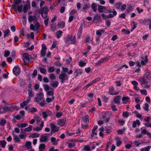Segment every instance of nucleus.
<instances>
[{"mask_svg": "<svg viewBox=\"0 0 151 151\" xmlns=\"http://www.w3.org/2000/svg\"><path fill=\"white\" fill-rule=\"evenodd\" d=\"M30 8V2L28 0L27 1L26 4L24 5L23 7V11L24 13L27 12L29 9Z\"/></svg>", "mask_w": 151, "mask_h": 151, "instance_id": "11", "label": "nucleus"}, {"mask_svg": "<svg viewBox=\"0 0 151 151\" xmlns=\"http://www.w3.org/2000/svg\"><path fill=\"white\" fill-rule=\"evenodd\" d=\"M34 101L38 103L41 107L45 106V99L44 94L42 92L38 93L36 95Z\"/></svg>", "mask_w": 151, "mask_h": 151, "instance_id": "1", "label": "nucleus"}, {"mask_svg": "<svg viewBox=\"0 0 151 151\" xmlns=\"http://www.w3.org/2000/svg\"><path fill=\"white\" fill-rule=\"evenodd\" d=\"M109 56H107L105 58H101L100 60L97 63H96V65L97 66L101 65L105 60H107L109 59Z\"/></svg>", "mask_w": 151, "mask_h": 151, "instance_id": "15", "label": "nucleus"}, {"mask_svg": "<svg viewBox=\"0 0 151 151\" xmlns=\"http://www.w3.org/2000/svg\"><path fill=\"white\" fill-rule=\"evenodd\" d=\"M101 17H103L104 19H109L110 18H111L110 16H109V14L108 15H106L104 14H102L101 15Z\"/></svg>", "mask_w": 151, "mask_h": 151, "instance_id": "55", "label": "nucleus"}, {"mask_svg": "<svg viewBox=\"0 0 151 151\" xmlns=\"http://www.w3.org/2000/svg\"><path fill=\"white\" fill-rule=\"evenodd\" d=\"M140 124V122L139 120L138 119L136 120V121H134L133 122L132 126L133 128H135L137 125L139 126Z\"/></svg>", "mask_w": 151, "mask_h": 151, "instance_id": "27", "label": "nucleus"}, {"mask_svg": "<svg viewBox=\"0 0 151 151\" xmlns=\"http://www.w3.org/2000/svg\"><path fill=\"white\" fill-rule=\"evenodd\" d=\"M40 27V24L37 21L34 24H32L30 25V29L33 31L38 30Z\"/></svg>", "mask_w": 151, "mask_h": 151, "instance_id": "7", "label": "nucleus"}, {"mask_svg": "<svg viewBox=\"0 0 151 151\" xmlns=\"http://www.w3.org/2000/svg\"><path fill=\"white\" fill-rule=\"evenodd\" d=\"M89 103L88 102H86L84 103H81V106L82 107H88Z\"/></svg>", "mask_w": 151, "mask_h": 151, "instance_id": "59", "label": "nucleus"}, {"mask_svg": "<svg viewBox=\"0 0 151 151\" xmlns=\"http://www.w3.org/2000/svg\"><path fill=\"white\" fill-rule=\"evenodd\" d=\"M125 129L124 128L122 129H120L117 131V133L119 134H123V132L125 131Z\"/></svg>", "mask_w": 151, "mask_h": 151, "instance_id": "60", "label": "nucleus"}, {"mask_svg": "<svg viewBox=\"0 0 151 151\" xmlns=\"http://www.w3.org/2000/svg\"><path fill=\"white\" fill-rule=\"evenodd\" d=\"M45 148V145L43 144H41L39 147V151H44Z\"/></svg>", "mask_w": 151, "mask_h": 151, "instance_id": "28", "label": "nucleus"}, {"mask_svg": "<svg viewBox=\"0 0 151 151\" xmlns=\"http://www.w3.org/2000/svg\"><path fill=\"white\" fill-rule=\"evenodd\" d=\"M126 4H124L121 5L120 9L122 11H124L126 9Z\"/></svg>", "mask_w": 151, "mask_h": 151, "instance_id": "61", "label": "nucleus"}, {"mask_svg": "<svg viewBox=\"0 0 151 151\" xmlns=\"http://www.w3.org/2000/svg\"><path fill=\"white\" fill-rule=\"evenodd\" d=\"M10 31L9 29H7L4 32V37H6L7 35H9Z\"/></svg>", "mask_w": 151, "mask_h": 151, "instance_id": "56", "label": "nucleus"}, {"mask_svg": "<svg viewBox=\"0 0 151 151\" xmlns=\"http://www.w3.org/2000/svg\"><path fill=\"white\" fill-rule=\"evenodd\" d=\"M17 108V107L15 106H12L10 108L7 106H1L0 107V114L9 111H12Z\"/></svg>", "mask_w": 151, "mask_h": 151, "instance_id": "4", "label": "nucleus"}, {"mask_svg": "<svg viewBox=\"0 0 151 151\" xmlns=\"http://www.w3.org/2000/svg\"><path fill=\"white\" fill-rule=\"evenodd\" d=\"M97 4L96 3H93L91 5V7L93 12H95L97 10Z\"/></svg>", "mask_w": 151, "mask_h": 151, "instance_id": "29", "label": "nucleus"}, {"mask_svg": "<svg viewBox=\"0 0 151 151\" xmlns=\"http://www.w3.org/2000/svg\"><path fill=\"white\" fill-rule=\"evenodd\" d=\"M32 125H29V127L25 128L24 129V131L25 132H30L32 130Z\"/></svg>", "mask_w": 151, "mask_h": 151, "instance_id": "41", "label": "nucleus"}, {"mask_svg": "<svg viewBox=\"0 0 151 151\" xmlns=\"http://www.w3.org/2000/svg\"><path fill=\"white\" fill-rule=\"evenodd\" d=\"M20 69L18 67H15L13 69V73L16 75H18L20 74Z\"/></svg>", "mask_w": 151, "mask_h": 151, "instance_id": "17", "label": "nucleus"}, {"mask_svg": "<svg viewBox=\"0 0 151 151\" xmlns=\"http://www.w3.org/2000/svg\"><path fill=\"white\" fill-rule=\"evenodd\" d=\"M59 78L61 80V83H63L68 80V77L66 73L61 72L59 76Z\"/></svg>", "mask_w": 151, "mask_h": 151, "instance_id": "5", "label": "nucleus"}, {"mask_svg": "<svg viewBox=\"0 0 151 151\" xmlns=\"http://www.w3.org/2000/svg\"><path fill=\"white\" fill-rule=\"evenodd\" d=\"M89 116L88 115H86L83 118V122L86 123L87 122H88Z\"/></svg>", "mask_w": 151, "mask_h": 151, "instance_id": "47", "label": "nucleus"}, {"mask_svg": "<svg viewBox=\"0 0 151 151\" xmlns=\"http://www.w3.org/2000/svg\"><path fill=\"white\" fill-rule=\"evenodd\" d=\"M50 126L52 132H57L59 130V128L53 123H51Z\"/></svg>", "mask_w": 151, "mask_h": 151, "instance_id": "12", "label": "nucleus"}, {"mask_svg": "<svg viewBox=\"0 0 151 151\" xmlns=\"http://www.w3.org/2000/svg\"><path fill=\"white\" fill-rule=\"evenodd\" d=\"M6 121L4 119L1 120V121L0 122V125L2 126H4V125L6 123Z\"/></svg>", "mask_w": 151, "mask_h": 151, "instance_id": "62", "label": "nucleus"}, {"mask_svg": "<svg viewBox=\"0 0 151 151\" xmlns=\"http://www.w3.org/2000/svg\"><path fill=\"white\" fill-rule=\"evenodd\" d=\"M115 140L116 146L117 147H119L122 144V141L121 139L119 137H117L115 138Z\"/></svg>", "mask_w": 151, "mask_h": 151, "instance_id": "22", "label": "nucleus"}, {"mask_svg": "<svg viewBox=\"0 0 151 151\" xmlns=\"http://www.w3.org/2000/svg\"><path fill=\"white\" fill-rule=\"evenodd\" d=\"M59 83L58 81H56L52 83L51 84L52 86L54 87H56L58 86Z\"/></svg>", "mask_w": 151, "mask_h": 151, "instance_id": "57", "label": "nucleus"}, {"mask_svg": "<svg viewBox=\"0 0 151 151\" xmlns=\"http://www.w3.org/2000/svg\"><path fill=\"white\" fill-rule=\"evenodd\" d=\"M28 95L30 98L34 96V93H33L32 89H30L28 90Z\"/></svg>", "mask_w": 151, "mask_h": 151, "instance_id": "54", "label": "nucleus"}, {"mask_svg": "<svg viewBox=\"0 0 151 151\" xmlns=\"http://www.w3.org/2000/svg\"><path fill=\"white\" fill-rule=\"evenodd\" d=\"M19 137L20 138V139H24L26 138L27 135L25 133L23 134H20L19 135Z\"/></svg>", "mask_w": 151, "mask_h": 151, "instance_id": "46", "label": "nucleus"}, {"mask_svg": "<svg viewBox=\"0 0 151 151\" xmlns=\"http://www.w3.org/2000/svg\"><path fill=\"white\" fill-rule=\"evenodd\" d=\"M14 140L16 142H18L20 141V139L19 136L17 135H15L14 136Z\"/></svg>", "mask_w": 151, "mask_h": 151, "instance_id": "42", "label": "nucleus"}, {"mask_svg": "<svg viewBox=\"0 0 151 151\" xmlns=\"http://www.w3.org/2000/svg\"><path fill=\"white\" fill-rule=\"evenodd\" d=\"M42 114L44 118L46 119L47 117L50 116L52 114V112L49 110H47L42 111Z\"/></svg>", "mask_w": 151, "mask_h": 151, "instance_id": "9", "label": "nucleus"}, {"mask_svg": "<svg viewBox=\"0 0 151 151\" xmlns=\"http://www.w3.org/2000/svg\"><path fill=\"white\" fill-rule=\"evenodd\" d=\"M86 63L82 60H80L78 63V65L81 67H83L86 65Z\"/></svg>", "mask_w": 151, "mask_h": 151, "instance_id": "37", "label": "nucleus"}, {"mask_svg": "<svg viewBox=\"0 0 151 151\" xmlns=\"http://www.w3.org/2000/svg\"><path fill=\"white\" fill-rule=\"evenodd\" d=\"M57 122L58 124L61 126H63L65 124V122L64 119H59Z\"/></svg>", "mask_w": 151, "mask_h": 151, "instance_id": "31", "label": "nucleus"}, {"mask_svg": "<svg viewBox=\"0 0 151 151\" xmlns=\"http://www.w3.org/2000/svg\"><path fill=\"white\" fill-rule=\"evenodd\" d=\"M65 41L67 43L74 44L76 42V38L75 36L72 38L71 36L69 35L65 39Z\"/></svg>", "mask_w": 151, "mask_h": 151, "instance_id": "6", "label": "nucleus"}, {"mask_svg": "<svg viewBox=\"0 0 151 151\" xmlns=\"http://www.w3.org/2000/svg\"><path fill=\"white\" fill-rule=\"evenodd\" d=\"M84 149L86 151H91V150L88 146H86L84 147Z\"/></svg>", "mask_w": 151, "mask_h": 151, "instance_id": "64", "label": "nucleus"}, {"mask_svg": "<svg viewBox=\"0 0 151 151\" xmlns=\"http://www.w3.org/2000/svg\"><path fill=\"white\" fill-rule=\"evenodd\" d=\"M112 12V14H109V16H110L111 18H113L117 14V12L114 9H113Z\"/></svg>", "mask_w": 151, "mask_h": 151, "instance_id": "33", "label": "nucleus"}, {"mask_svg": "<svg viewBox=\"0 0 151 151\" xmlns=\"http://www.w3.org/2000/svg\"><path fill=\"white\" fill-rule=\"evenodd\" d=\"M47 71L49 73L53 72L55 71V68L53 67L50 66L48 68Z\"/></svg>", "mask_w": 151, "mask_h": 151, "instance_id": "44", "label": "nucleus"}, {"mask_svg": "<svg viewBox=\"0 0 151 151\" xmlns=\"http://www.w3.org/2000/svg\"><path fill=\"white\" fill-rule=\"evenodd\" d=\"M140 63L142 65H145L148 62L147 56L146 55L144 57H142L141 58Z\"/></svg>", "mask_w": 151, "mask_h": 151, "instance_id": "14", "label": "nucleus"}, {"mask_svg": "<svg viewBox=\"0 0 151 151\" xmlns=\"http://www.w3.org/2000/svg\"><path fill=\"white\" fill-rule=\"evenodd\" d=\"M29 22L31 24L35 23L37 21V18L35 16L29 15L28 18Z\"/></svg>", "mask_w": 151, "mask_h": 151, "instance_id": "8", "label": "nucleus"}, {"mask_svg": "<svg viewBox=\"0 0 151 151\" xmlns=\"http://www.w3.org/2000/svg\"><path fill=\"white\" fill-rule=\"evenodd\" d=\"M54 97L53 96L51 98H47L46 99V101L47 102L49 103L52 102L53 100H54Z\"/></svg>", "mask_w": 151, "mask_h": 151, "instance_id": "50", "label": "nucleus"}, {"mask_svg": "<svg viewBox=\"0 0 151 151\" xmlns=\"http://www.w3.org/2000/svg\"><path fill=\"white\" fill-rule=\"evenodd\" d=\"M40 72L43 74H46L47 70L46 69L42 68H39Z\"/></svg>", "mask_w": 151, "mask_h": 151, "instance_id": "49", "label": "nucleus"}, {"mask_svg": "<svg viewBox=\"0 0 151 151\" xmlns=\"http://www.w3.org/2000/svg\"><path fill=\"white\" fill-rule=\"evenodd\" d=\"M121 98V96H115L114 98V101L115 103L119 104L120 103V100Z\"/></svg>", "mask_w": 151, "mask_h": 151, "instance_id": "23", "label": "nucleus"}, {"mask_svg": "<svg viewBox=\"0 0 151 151\" xmlns=\"http://www.w3.org/2000/svg\"><path fill=\"white\" fill-rule=\"evenodd\" d=\"M6 142L4 141H0V146H1L2 148H4L6 145Z\"/></svg>", "mask_w": 151, "mask_h": 151, "instance_id": "40", "label": "nucleus"}, {"mask_svg": "<svg viewBox=\"0 0 151 151\" xmlns=\"http://www.w3.org/2000/svg\"><path fill=\"white\" fill-rule=\"evenodd\" d=\"M28 124L26 123L18 124L17 126L19 128H24L27 126Z\"/></svg>", "mask_w": 151, "mask_h": 151, "instance_id": "32", "label": "nucleus"}, {"mask_svg": "<svg viewBox=\"0 0 151 151\" xmlns=\"http://www.w3.org/2000/svg\"><path fill=\"white\" fill-rule=\"evenodd\" d=\"M129 113L127 111L123 112L122 113L123 116L124 118H127L129 116Z\"/></svg>", "mask_w": 151, "mask_h": 151, "instance_id": "52", "label": "nucleus"}, {"mask_svg": "<svg viewBox=\"0 0 151 151\" xmlns=\"http://www.w3.org/2000/svg\"><path fill=\"white\" fill-rule=\"evenodd\" d=\"M10 54V52L8 50H5L4 54V57H6L8 56Z\"/></svg>", "mask_w": 151, "mask_h": 151, "instance_id": "63", "label": "nucleus"}, {"mask_svg": "<svg viewBox=\"0 0 151 151\" xmlns=\"http://www.w3.org/2000/svg\"><path fill=\"white\" fill-rule=\"evenodd\" d=\"M151 147L150 146H147L145 147L142 148L141 150V151H149Z\"/></svg>", "mask_w": 151, "mask_h": 151, "instance_id": "36", "label": "nucleus"}, {"mask_svg": "<svg viewBox=\"0 0 151 151\" xmlns=\"http://www.w3.org/2000/svg\"><path fill=\"white\" fill-rule=\"evenodd\" d=\"M47 135H46L41 136L40 138V141L41 142H44L47 141L49 140Z\"/></svg>", "mask_w": 151, "mask_h": 151, "instance_id": "19", "label": "nucleus"}, {"mask_svg": "<svg viewBox=\"0 0 151 151\" xmlns=\"http://www.w3.org/2000/svg\"><path fill=\"white\" fill-rule=\"evenodd\" d=\"M122 4L121 2H118L115 4V8L118 9H120L121 5Z\"/></svg>", "mask_w": 151, "mask_h": 151, "instance_id": "30", "label": "nucleus"}, {"mask_svg": "<svg viewBox=\"0 0 151 151\" xmlns=\"http://www.w3.org/2000/svg\"><path fill=\"white\" fill-rule=\"evenodd\" d=\"M31 100L30 98L28 97L27 100L24 101L22 103L20 104V106L22 108L24 107L26 105H27L30 101Z\"/></svg>", "mask_w": 151, "mask_h": 151, "instance_id": "21", "label": "nucleus"}, {"mask_svg": "<svg viewBox=\"0 0 151 151\" xmlns=\"http://www.w3.org/2000/svg\"><path fill=\"white\" fill-rule=\"evenodd\" d=\"M51 141L53 142L54 145H56L57 142H56V139L55 137H51L50 139Z\"/></svg>", "mask_w": 151, "mask_h": 151, "instance_id": "43", "label": "nucleus"}, {"mask_svg": "<svg viewBox=\"0 0 151 151\" xmlns=\"http://www.w3.org/2000/svg\"><path fill=\"white\" fill-rule=\"evenodd\" d=\"M47 8H43L42 11V16L44 18H46L47 16Z\"/></svg>", "mask_w": 151, "mask_h": 151, "instance_id": "13", "label": "nucleus"}, {"mask_svg": "<svg viewBox=\"0 0 151 151\" xmlns=\"http://www.w3.org/2000/svg\"><path fill=\"white\" fill-rule=\"evenodd\" d=\"M104 30L103 29L97 30L96 32V34L97 35L100 36L101 35V34L104 32Z\"/></svg>", "mask_w": 151, "mask_h": 151, "instance_id": "34", "label": "nucleus"}, {"mask_svg": "<svg viewBox=\"0 0 151 151\" xmlns=\"http://www.w3.org/2000/svg\"><path fill=\"white\" fill-rule=\"evenodd\" d=\"M101 118L104 122H109L111 116L110 114L108 112L103 111L101 114Z\"/></svg>", "mask_w": 151, "mask_h": 151, "instance_id": "3", "label": "nucleus"}, {"mask_svg": "<svg viewBox=\"0 0 151 151\" xmlns=\"http://www.w3.org/2000/svg\"><path fill=\"white\" fill-rule=\"evenodd\" d=\"M109 92L111 95H115L119 93V92H116L115 91L114 88L112 86L110 87Z\"/></svg>", "mask_w": 151, "mask_h": 151, "instance_id": "18", "label": "nucleus"}, {"mask_svg": "<svg viewBox=\"0 0 151 151\" xmlns=\"http://www.w3.org/2000/svg\"><path fill=\"white\" fill-rule=\"evenodd\" d=\"M65 22L64 21H60L58 24V26L60 28H63L65 27Z\"/></svg>", "mask_w": 151, "mask_h": 151, "instance_id": "26", "label": "nucleus"}, {"mask_svg": "<svg viewBox=\"0 0 151 151\" xmlns=\"http://www.w3.org/2000/svg\"><path fill=\"white\" fill-rule=\"evenodd\" d=\"M31 143L30 142H27L25 144V146L27 147V149H31Z\"/></svg>", "mask_w": 151, "mask_h": 151, "instance_id": "38", "label": "nucleus"}, {"mask_svg": "<svg viewBox=\"0 0 151 151\" xmlns=\"http://www.w3.org/2000/svg\"><path fill=\"white\" fill-rule=\"evenodd\" d=\"M151 79V74L149 72H146L141 81V85H142L143 84H146L150 82Z\"/></svg>", "mask_w": 151, "mask_h": 151, "instance_id": "2", "label": "nucleus"}, {"mask_svg": "<svg viewBox=\"0 0 151 151\" xmlns=\"http://www.w3.org/2000/svg\"><path fill=\"white\" fill-rule=\"evenodd\" d=\"M44 89L46 91H47L50 90L52 89V88L50 87L47 84H45L44 85Z\"/></svg>", "mask_w": 151, "mask_h": 151, "instance_id": "39", "label": "nucleus"}, {"mask_svg": "<svg viewBox=\"0 0 151 151\" xmlns=\"http://www.w3.org/2000/svg\"><path fill=\"white\" fill-rule=\"evenodd\" d=\"M133 8L132 6H130L128 7L127 10H126V12L127 13H128L129 12H131Z\"/></svg>", "mask_w": 151, "mask_h": 151, "instance_id": "51", "label": "nucleus"}, {"mask_svg": "<svg viewBox=\"0 0 151 151\" xmlns=\"http://www.w3.org/2000/svg\"><path fill=\"white\" fill-rule=\"evenodd\" d=\"M47 94L48 96H53L54 94V92L52 91H47Z\"/></svg>", "mask_w": 151, "mask_h": 151, "instance_id": "58", "label": "nucleus"}, {"mask_svg": "<svg viewBox=\"0 0 151 151\" xmlns=\"http://www.w3.org/2000/svg\"><path fill=\"white\" fill-rule=\"evenodd\" d=\"M44 126V122L42 121L39 127H37L34 129V130L37 131H39L41 130Z\"/></svg>", "mask_w": 151, "mask_h": 151, "instance_id": "24", "label": "nucleus"}, {"mask_svg": "<svg viewBox=\"0 0 151 151\" xmlns=\"http://www.w3.org/2000/svg\"><path fill=\"white\" fill-rule=\"evenodd\" d=\"M49 78L51 80H52L55 79L56 76L54 73H51L50 74Z\"/></svg>", "mask_w": 151, "mask_h": 151, "instance_id": "48", "label": "nucleus"}, {"mask_svg": "<svg viewBox=\"0 0 151 151\" xmlns=\"http://www.w3.org/2000/svg\"><path fill=\"white\" fill-rule=\"evenodd\" d=\"M23 60L25 63H28L29 62V55L27 53H24L23 54Z\"/></svg>", "mask_w": 151, "mask_h": 151, "instance_id": "16", "label": "nucleus"}, {"mask_svg": "<svg viewBox=\"0 0 151 151\" xmlns=\"http://www.w3.org/2000/svg\"><path fill=\"white\" fill-rule=\"evenodd\" d=\"M122 100L123 102V103L125 104L129 101L130 98L128 96H124L122 98Z\"/></svg>", "mask_w": 151, "mask_h": 151, "instance_id": "25", "label": "nucleus"}, {"mask_svg": "<svg viewBox=\"0 0 151 151\" xmlns=\"http://www.w3.org/2000/svg\"><path fill=\"white\" fill-rule=\"evenodd\" d=\"M63 32L62 31H58L56 32V34L57 38H59L61 37L62 36Z\"/></svg>", "mask_w": 151, "mask_h": 151, "instance_id": "35", "label": "nucleus"}, {"mask_svg": "<svg viewBox=\"0 0 151 151\" xmlns=\"http://www.w3.org/2000/svg\"><path fill=\"white\" fill-rule=\"evenodd\" d=\"M21 2V0H15L14 3L16 5H18L17 6V8L19 12H22V7L23 6L21 5L20 6L18 5L19 4H20Z\"/></svg>", "mask_w": 151, "mask_h": 151, "instance_id": "10", "label": "nucleus"}, {"mask_svg": "<svg viewBox=\"0 0 151 151\" xmlns=\"http://www.w3.org/2000/svg\"><path fill=\"white\" fill-rule=\"evenodd\" d=\"M40 136V134L38 133H34L32 134L31 137L33 138L38 137Z\"/></svg>", "mask_w": 151, "mask_h": 151, "instance_id": "45", "label": "nucleus"}, {"mask_svg": "<svg viewBox=\"0 0 151 151\" xmlns=\"http://www.w3.org/2000/svg\"><path fill=\"white\" fill-rule=\"evenodd\" d=\"M98 10L100 12L105 13L107 11V9L105 7L101 6H98Z\"/></svg>", "mask_w": 151, "mask_h": 151, "instance_id": "20", "label": "nucleus"}, {"mask_svg": "<svg viewBox=\"0 0 151 151\" xmlns=\"http://www.w3.org/2000/svg\"><path fill=\"white\" fill-rule=\"evenodd\" d=\"M149 105L147 103H145L144 105L143 108L146 111H148L149 110Z\"/></svg>", "mask_w": 151, "mask_h": 151, "instance_id": "53", "label": "nucleus"}]
</instances>
